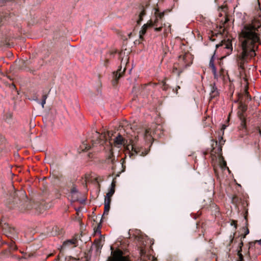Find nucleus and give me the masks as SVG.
I'll use <instances>...</instances> for the list:
<instances>
[{
    "label": "nucleus",
    "instance_id": "obj_2",
    "mask_svg": "<svg viewBox=\"0 0 261 261\" xmlns=\"http://www.w3.org/2000/svg\"><path fill=\"white\" fill-rule=\"evenodd\" d=\"M216 147L213 148L211 152L212 160L218 161L219 166L222 169H227L229 170L228 168L226 166V162L222 156L221 146H217V143H216Z\"/></svg>",
    "mask_w": 261,
    "mask_h": 261
},
{
    "label": "nucleus",
    "instance_id": "obj_3",
    "mask_svg": "<svg viewBox=\"0 0 261 261\" xmlns=\"http://www.w3.org/2000/svg\"><path fill=\"white\" fill-rule=\"evenodd\" d=\"M158 10L156 9L155 15V19L153 21L149 20V23L151 24V27H154V31L156 32H160L162 31L163 27L166 26V24H163L162 20L164 16V12L158 13Z\"/></svg>",
    "mask_w": 261,
    "mask_h": 261
},
{
    "label": "nucleus",
    "instance_id": "obj_27",
    "mask_svg": "<svg viewBox=\"0 0 261 261\" xmlns=\"http://www.w3.org/2000/svg\"><path fill=\"white\" fill-rule=\"evenodd\" d=\"M168 27H169V29L170 30V25H169Z\"/></svg>",
    "mask_w": 261,
    "mask_h": 261
},
{
    "label": "nucleus",
    "instance_id": "obj_21",
    "mask_svg": "<svg viewBox=\"0 0 261 261\" xmlns=\"http://www.w3.org/2000/svg\"><path fill=\"white\" fill-rule=\"evenodd\" d=\"M46 99V96H44V99L41 102V106L42 108H44V105L45 104Z\"/></svg>",
    "mask_w": 261,
    "mask_h": 261
},
{
    "label": "nucleus",
    "instance_id": "obj_13",
    "mask_svg": "<svg viewBox=\"0 0 261 261\" xmlns=\"http://www.w3.org/2000/svg\"><path fill=\"white\" fill-rule=\"evenodd\" d=\"M110 203L111 201H109V200H105L104 214H108L110 208Z\"/></svg>",
    "mask_w": 261,
    "mask_h": 261
},
{
    "label": "nucleus",
    "instance_id": "obj_20",
    "mask_svg": "<svg viewBox=\"0 0 261 261\" xmlns=\"http://www.w3.org/2000/svg\"><path fill=\"white\" fill-rule=\"evenodd\" d=\"M145 250L143 249H141L140 250V254H141V257H142V259H143V260H144L145 259L143 257V256L145 255Z\"/></svg>",
    "mask_w": 261,
    "mask_h": 261
},
{
    "label": "nucleus",
    "instance_id": "obj_9",
    "mask_svg": "<svg viewBox=\"0 0 261 261\" xmlns=\"http://www.w3.org/2000/svg\"><path fill=\"white\" fill-rule=\"evenodd\" d=\"M209 66H210V68H211V69L213 72L215 78L217 79L218 77V75L217 74L216 68L214 65V57H212L210 61Z\"/></svg>",
    "mask_w": 261,
    "mask_h": 261
},
{
    "label": "nucleus",
    "instance_id": "obj_5",
    "mask_svg": "<svg viewBox=\"0 0 261 261\" xmlns=\"http://www.w3.org/2000/svg\"><path fill=\"white\" fill-rule=\"evenodd\" d=\"M222 46L224 49L226 50V54L230 55L232 51V46L231 40L229 39L227 40H224L221 41V43L216 45V47Z\"/></svg>",
    "mask_w": 261,
    "mask_h": 261
},
{
    "label": "nucleus",
    "instance_id": "obj_12",
    "mask_svg": "<svg viewBox=\"0 0 261 261\" xmlns=\"http://www.w3.org/2000/svg\"><path fill=\"white\" fill-rule=\"evenodd\" d=\"M107 134H108V135L109 136V132H107V134L106 133H104V134H101V135H100L97 132H95V137L99 138V139H100V140L98 141V143H100V144H103V143L102 142V141H101V140H102V139H103V138H105L106 137V135Z\"/></svg>",
    "mask_w": 261,
    "mask_h": 261
},
{
    "label": "nucleus",
    "instance_id": "obj_28",
    "mask_svg": "<svg viewBox=\"0 0 261 261\" xmlns=\"http://www.w3.org/2000/svg\"><path fill=\"white\" fill-rule=\"evenodd\" d=\"M74 192H75V191L74 190H72V192L73 193Z\"/></svg>",
    "mask_w": 261,
    "mask_h": 261
},
{
    "label": "nucleus",
    "instance_id": "obj_14",
    "mask_svg": "<svg viewBox=\"0 0 261 261\" xmlns=\"http://www.w3.org/2000/svg\"><path fill=\"white\" fill-rule=\"evenodd\" d=\"M145 11L144 10H143L140 13L139 15V18L138 19V20H137V23L138 24H139L140 23V22L142 21L143 20V16L145 15Z\"/></svg>",
    "mask_w": 261,
    "mask_h": 261
},
{
    "label": "nucleus",
    "instance_id": "obj_1",
    "mask_svg": "<svg viewBox=\"0 0 261 261\" xmlns=\"http://www.w3.org/2000/svg\"><path fill=\"white\" fill-rule=\"evenodd\" d=\"M260 15L254 17L250 24L245 25L239 35L242 43V53L238 57L239 66L243 68L249 58L255 56L254 44L259 42L258 34L261 33Z\"/></svg>",
    "mask_w": 261,
    "mask_h": 261
},
{
    "label": "nucleus",
    "instance_id": "obj_18",
    "mask_svg": "<svg viewBox=\"0 0 261 261\" xmlns=\"http://www.w3.org/2000/svg\"><path fill=\"white\" fill-rule=\"evenodd\" d=\"M144 136L146 138H148V137L151 138V132L150 129H147L145 130Z\"/></svg>",
    "mask_w": 261,
    "mask_h": 261
},
{
    "label": "nucleus",
    "instance_id": "obj_4",
    "mask_svg": "<svg viewBox=\"0 0 261 261\" xmlns=\"http://www.w3.org/2000/svg\"><path fill=\"white\" fill-rule=\"evenodd\" d=\"M109 261H130L127 256L123 255V252L120 250L112 251V256Z\"/></svg>",
    "mask_w": 261,
    "mask_h": 261
},
{
    "label": "nucleus",
    "instance_id": "obj_22",
    "mask_svg": "<svg viewBox=\"0 0 261 261\" xmlns=\"http://www.w3.org/2000/svg\"><path fill=\"white\" fill-rule=\"evenodd\" d=\"M231 225H234L235 229L237 228V222L236 221H234V220L232 221V222L231 223Z\"/></svg>",
    "mask_w": 261,
    "mask_h": 261
},
{
    "label": "nucleus",
    "instance_id": "obj_11",
    "mask_svg": "<svg viewBox=\"0 0 261 261\" xmlns=\"http://www.w3.org/2000/svg\"><path fill=\"white\" fill-rule=\"evenodd\" d=\"M124 143V140L121 135H118L114 141L115 145H121Z\"/></svg>",
    "mask_w": 261,
    "mask_h": 261
},
{
    "label": "nucleus",
    "instance_id": "obj_15",
    "mask_svg": "<svg viewBox=\"0 0 261 261\" xmlns=\"http://www.w3.org/2000/svg\"><path fill=\"white\" fill-rule=\"evenodd\" d=\"M121 69H120L119 70L117 71L115 73H114L116 82L120 77V76H121V74L124 72L125 69H124L122 71H121Z\"/></svg>",
    "mask_w": 261,
    "mask_h": 261
},
{
    "label": "nucleus",
    "instance_id": "obj_7",
    "mask_svg": "<svg viewBox=\"0 0 261 261\" xmlns=\"http://www.w3.org/2000/svg\"><path fill=\"white\" fill-rule=\"evenodd\" d=\"M151 27V24L148 21L146 24H144L141 28V30L139 32V38L141 39H143V35L146 33V31L148 29Z\"/></svg>",
    "mask_w": 261,
    "mask_h": 261
},
{
    "label": "nucleus",
    "instance_id": "obj_10",
    "mask_svg": "<svg viewBox=\"0 0 261 261\" xmlns=\"http://www.w3.org/2000/svg\"><path fill=\"white\" fill-rule=\"evenodd\" d=\"M129 233L131 236H133L135 238H141L142 237V232L139 229H132L129 230Z\"/></svg>",
    "mask_w": 261,
    "mask_h": 261
},
{
    "label": "nucleus",
    "instance_id": "obj_16",
    "mask_svg": "<svg viewBox=\"0 0 261 261\" xmlns=\"http://www.w3.org/2000/svg\"><path fill=\"white\" fill-rule=\"evenodd\" d=\"M75 242H76V240H74V239L68 240V241L64 242L63 245L64 246H68L70 245H74L75 244Z\"/></svg>",
    "mask_w": 261,
    "mask_h": 261
},
{
    "label": "nucleus",
    "instance_id": "obj_23",
    "mask_svg": "<svg viewBox=\"0 0 261 261\" xmlns=\"http://www.w3.org/2000/svg\"><path fill=\"white\" fill-rule=\"evenodd\" d=\"M249 232V229L248 228H246V232L244 234V235L243 236V238H245L246 237V236L247 234H248Z\"/></svg>",
    "mask_w": 261,
    "mask_h": 261
},
{
    "label": "nucleus",
    "instance_id": "obj_6",
    "mask_svg": "<svg viewBox=\"0 0 261 261\" xmlns=\"http://www.w3.org/2000/svg\"><path fill=\"white\" fill-rule=\"evenodd\" d=\"M1 227L4 233L8 236L12 234L14 232V229L11 227L8 224L4 223L2 225Z\"/></svg>",
    "mask_w": 261,
    "mask_h": 261
},
{
    "label": "nucleus",
    "instance_id": "obj_24",
    "mask_svg": "<svg viewBox=\"0 0 261 261\" xmlns=\"http://www.w3.org/2000/svg\"><path fill=\"white\" fill-rule=\"evenodd\" d=\"M230 238H231V241H230L232 242V240H233V236H230Z\"/></svg>",
    "mask_w": 261,
    "mask_h": 261
},
{
    "label": "nucleus",
    "instance_id": "obj_26",
    "mask_svg": "<svg viewBox=\"0 0 261 261\" xmlns=\"http://www.w3.org/2000/svg\"><path fill=\"white\" fill-rule=\"evenodd\" d=\"M228 21L227 18H225V22H226Z\"/></svg>",
    "mask_w": 261,
    "mask_h": 261
},
{
    "label": "nucleus",
    "instance_id": "obj_8",
    "mask_svg": "<svg viewBox=\"0 0 261 261\" xmlns=\"http://www.w3.org/2000/svg\"><path fill=\"white\" fill-rule=\"evenodd\" d=\"M115 182L114 181H113V182L111 184V189L109 192L107 194L105 200H109V201H111V197L115 192Z\"/></svg>",
    "mask_w": 261,
    "mask_h": 261
},
{
    "label": "nucleus",
    "instance_id": "obj_29",
    "mask_svg": "<svg viewBox=\"0 0 261 261\" xmlns=\"http://www.w3.org/2000/svg\"><path fill=\"white\" fill-rule=\"evenodd\" d=\"M14 249H16V247H15L14 248Z\"/></svg>",
    "mask_w": 261,
    "mask_h": 261
},
{
    "label": "nucleus",
    "instance_id": "obj_17",
    "mask_svg": "<svg viewBox=\"0 0 261 261\" xmlns=\"http://www.w3.org/2000/svg\"><path fill=\"white\" fill-rule=\"evenodd\" d=\"M126 149L128 150H129L130 149H131L132 151H134L136 153H137V151L136 150V149L134 148V145H132V144H128V145H127L126 146Z\"/></svg>",
    "mask_w": 261,
    "mask_h": 261
},
{
    "label": "nucleus",
    "instance_id": "obj_25",
    "mask_svg": "<svg viewBox=\"0 0 261 261\" xmlns=\"http://www.w3.org/2000/svg\"><path fill=\"white\" fill-rule=\"evenodd\" d=\"M258 242L260 244H261V239H260V240L258 241Z\"/></svg>",
    "mask_w": 261,
    "mask_h": 261
},
{
    "label": "nucleus",
    "instance_id": "obj_19",
    "mask_svg": "<svg viewBox=\"0 0 261 261\" xmlns=\"http://www.w3.org/2000/svg\"><path fill=\"white\" fill-rule=\"evenodd\" d=\"M96 245L98 248H101L102 247L103 244L102 243L101 239L97 241Z\"/></svg>",
    "mask_w": 261,
    "mask_h": 261
}]
</instances>
